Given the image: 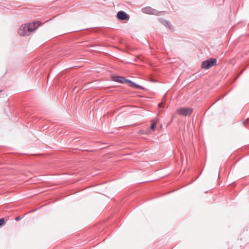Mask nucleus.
I'll return each mask as SVG.
<instances>
[{
  "label": "nucleus",
  "mask_w": 249,
  "mask_h": 249,
  "mask_svg": "<svg viewBox=\"0 0 249 249\" xmlns=\"http://www.w3.org/2000/svg\"><path fill=\"white\" fill-rule=\"evenodd\" d=\"M39 24V22L22 24L19 27L18 33L21 36H29L32 32L36 30Z\"/></svg>",
  "instance_id": "obj_1"
},
{
  "label": "nucleus",
  "mask_w": 249,
  "mask_h": 249,
  "mask_svg": "<svg viewBox=\"0 0 249 249\" xmlns=\"http://www.w3.org/2000/svg\"><path fill=\"white\" fill-rule=\"evenodd\" d=\"M20 219V216H18V217H16L15 218V220L16 221H18Z\"/></svg>",
  "instance_id": "obj_11"
},
{
  "label": "nucleus",
  "mask_w": 249,
  "mask_h": 249,
  "mask_svg": "<svg viewBox=\"0 0 249 249\" xmlns=\"http://www.w3.org/2000/svg\"><path fill=\"white\" fill-rule=\"evenodd\" d=\"M245 123H246V121H244V122H243V124L244 125H245Z\"/></svg>",
  "instance_id": "obj_12"
},
{
  "label": "nucleus",
  "mask_w": 249,
  "mask_h": 249,
  "mask_svg": "<svg viewBox=\"0 0 249 249\" xmlns=\"http://www.w3.org/2000/svg\"><path fill=\"white\" fill-rule=\"evenodd\" d=\"M117 17L121 20H128L129 18L128 15L123 11H120L118 12Z\"/></svg>",
  "instance_id": "obj_4"
},
{
  "label": "nucleus",
  "mask_w": 249,
  "mask_h": 249,
  "mask_svg": "<svg viewBox=\"0 0 249 249\" xmlns=\"http://www.w3.org/2000/svg\"><path fill=\"white\" fill-rule=\"evenodd\" d=\"M126 82L129 84V86L131 87H133V88H135L136 89H142V86L136 84V83H135L134 82H133L130 80H126Z\"/></svg>",
  "instance_id": "obj_7"
},
{
  "label": "nucleus",
  "mask_w": 249,
  "mask_h": 249,
  "mask_svg": "<svg viewBox=\"0 0 249 249\" xmlns=\"http://www.w3.org/2000/svg\"><path fill=\"white\" fill-rule=\"evenodd\" d=\"M142 12L144 13L149 14H157V12L153 9L150 7H145L142 9Z\"/></svg>",
  "instance_id": "obj_5"
},
{
  "label": "nucleus",
  "mask_w": 249,
  "mask_h": 249,
  "mask_svg": "<svg viewBox=\"0 0 249 249\" xmlns=\"http://www.w3.org/2000/svg\"><path fill=\"white\" fill-rule=\"evenodd\" d=\"M193 111V109L188 107H181L177 109V113L182 116H188L191 114Z\"/></svg>",
  "instance_id": "obj_3"
},
{
  "label": "nucleus",
  "mask_w": 249,
  "mask_h": 249,
  "mask_svg": "<svg viewBox=\"0 0 249 249\" xmlns=\"http://www.w3.org/2000/svg\"><path fill=\"white\" fill-rule=\"evenodd\" d=\"M216 60L213 58H210L208 60L203 62L201 65V67L203 69H209L212 66L216 64Z\"/></svg>",
  "instance_id": "obj_2"
},
{
  "label": "nucleus",
  "mask_w": 249,
  "mask_h": 249,
  "mask_svg": "<svg viewBox=\"0 0 249 249\" xmlns=\"http://www.w3.org/2000/svg\"><path fill=\"white\" fill-rule=\"evenodd\" d=\"M157 124V122L156 121H155V120L152 121V124L150 126V129L152 130H154Z\"/></svg>",
  "instance_id": "obj_8"
},
{
  "label": "nucleus",
  "mask_w": 249,
  "mask_h": 249,
  "mask_svg": "<svg viewBox=\"0 0 249 249\" xmlns=\"http://www.w3.org/2000/svg\"><path fill=\"white\" fill-rule=\"evenodd\" d=\"M159 105V106H160V107H161V104H160Z\"/></svg>",
  "instance_id": "obj_13"
},
{
  "label": "nucleus",
  "mask_w": 249,
  "mask_h": 249,
  "mask_svg": "<svg viewBox=\"0 0 249 249\" xmlns=\"http://www.w3.org/2000/svg\"><path fill=\"white\" fill-rule=\"evenodd\" d=\"M112 79L113 81L120 83H123L124 81L126 82V80H125L123 77L118 76H115L112 77Z\"/></svg>",
  "instance_id": "obj_6"
},
{
  "label": "nucleus",
  "mask_w": 249,
  "mask_h": 249,
  "mask_svg": "<svg viewBox=\"0 0 249 249\" xmlns=\"http://www.w3.org/2000/svg\"><path fill=\"white\" fill-rule=\"evenodd\" d=\"M161 22L165 26H166L168 24V23L166 20H163L161 21Z\"/></svg>",
  "instance_id": "obj_10"
},
{
  "label": "nucleus",
  "mask_w": 249,
  "mask_h": 249,
  "mask_svg": "<svg viewBox=\"0 0 249 249\" xmlns=\"http://www.w3.org/2000/svg\"><path fill=\"white\" fill-rule=\"evenodd\" d=\"M5 221L3 218L0 219V226H3L5 224Z\"/></svg>",
  "instance_id": "obj_9"
}]
</instances>
